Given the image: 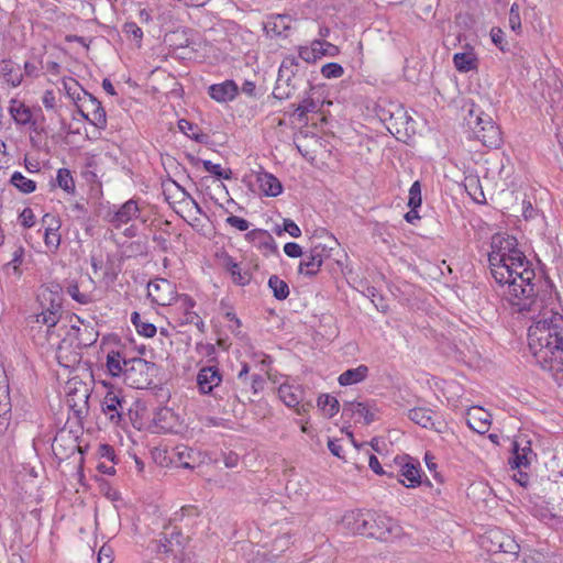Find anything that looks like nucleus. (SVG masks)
I'll use <instances>...</instances> for the list:
<instances>
[{
  "label": "nucleus",
  "instance_id": "obj_1",
  "mask_svg": "<svg viewBox=\"0 0 563 563\" xmlns=\"http://www.w3.org/2000/svg\"><path fill=\"white\" fill-rule=\"evenodd\" d=\"M488 253L490 274L503 288V298L517 312H538L528 329V347L536 363L563 385V314L544 310L536 272L510 235L495 234Z\"/></svg>",
  "mask_w": 563,
  "mask_h": 563
},
{
  "label": "nucleus",
  "instance_id": "obj_2",
  "mask_svg": "<svg viewBox=\"0 0 563 563\" xmlns=\"http://www.w3.org/2000/svg\"><path fill=\"white\" fill-rule=\"evenodd\" d=\"M464 120L470 137L479 141L489 148H498L501 145L503 135L500 128L479 107L473 104Z\"/></svg>",
  "mask_w": 563,
  "mask_h": 563
},
{
  "label": "nucleus",
  "instance_id": "obj_3",
  "mask_svg": "<svg viewBox=\"0 0 563 563\" xmlns=\"http://www.w3.org/2000/svg\"><path fill=\"white\" fill-rule=\"evenodd\" d=\"M37 300L42 311L32 316L33 322L44 324L49 330L62 317V287L58 284L42 287Z\"/></svg>",
  "mask_w": 563,
  "mask_h": 563
},
{
  "label": "nucleus",
  "instance_id": "obj_4",
  "mask_svg": "<svg viewBox=\"0 0 563 563\" xmlns=\"http://www.w3.org/2000/svg\"><path fill=\"white\" fill-rule=\"evenodd\" d=\"M157 366L140 357L130 358L125 364L124 382L132 388L143 389L153 384Z\"/></svg>",
  "mask_w": 563,
  "mask_h": 563
},
{
  "label": "nucleus",
  "instance_id": "obj_5",
  "mask_svg": "<svg viewBox=\"0 0 563 563\" xmlns=\"http://www.w3.org/2000/svg\"><path fill=\"white\" fill-rule=\"evenodd\" d=\"M299 66V62L296 57L289 56L284 58L278 69L276 85L273 90V96L276 99H288L296 90L298 84L297 74Z\"/></svg>",
  "mask_w": 563,
  "mask_h": 563
},
{
  "label": "nucleus",
  "instance_id": "obj_6",
  "mask_svg": "<svg viewBox=\"0 0 563 563\" xmlns=\"http://www.w3.org/2000/svg\"><path fill=\"white\" fill-rule=\"evenodd\" d=\"M188 543V538L181 531L174 528L169 533L163 532L157 540L151 542L152 549L167 556H173L176 563L184 560V550Z\"/></svg>",
  "mask_w": 563,
  "mask_h": 563
},
{
  "label": "nucleus",
  "instance_id": "obj_7",
  "mask_svg": "<svg viewBox=\"0 0 563 563\" xmlns=\"http://www.w3.org/2000/svg\"><path fill=\"white\" fill-rule=\"evenodd\" d=\"M78 434L66 428L60 429L52 443V451L56 459L64 461L73 456L76 452H81L78 443Z\"/></svg>",
  "mask_w": 563,
  "mask_h": 563
},
{
  "label": "nucleus",
  "instance_id": "obj_8",
  "mask_svg": "<svg viewBox=\"0 0 563 563\" xmlns=\"http://www.w3.org/2000/svg\"><path fill=\"white\" fill-rule=\"evenodd\" d=\"M408 418L416 424L438 433H445L449 430L448 423L442 419V416L430 408H412L408 411Z\"/></svg>",
  "mask_w": 563,
  "mask_h": 563
},
{
  "label": "nucleus",
  "instance_id": "obj_9",
  "mask_svg": "<svg viewBox=\"0 0 563 563\" xmlns=\"http://www.w3.org/2000/svg\"><path fill=\"white\" fill-rule=\"evenodd\" d=\"M141 212L135 199H129L120 207L113 206L106 212L103 219L114 229H120L133 219H136Z\"/></svg>",
  "mask_w": 563,
  "mask_h": 563
},
{
  "label": "nucleus",
  "instance_id": "obj_10",
  "mask_svg": "<svg viewBox=\"0 0 563 563\" xmlns=\"http://www.w3.org/2000/svg\"><path fill=\"white\" fill-rule=\"evenodd\" d=\"M369 532L368 536L375 537L383 541H388L390 538L400 534V527L390 517L385 515L369 516Z\"/></svg>",
  "mask_w": 563,
  "mask_h": 563
},
{
  "label": "nucleus",
  "instance_id": "obj_11",
  "mask_svg": "<svg viewBox=\"0 0 563 563\" xmlns=\"http://www.w3.org/2000/svg\"><path fill=\"white\" fill-rule=\"evenodd\" d=\"M82 107L86 109V111L80 108L79 112L88 122L101 130L107 126L106 110L95 96L84 91Z\"/></svg>",
  "mask_w": 563,
  "mask_h": 563
},
{
  "label": "nucleus",
  "instance_id": "obj_12",
  "mask_svg": "<svg viewBox=\"0 0 563 563\" xmlns=\"http://www.w3.org/2000/svg\"><path fill=\"white\" fill-rule=\"evenodd\" d=\"M147 296L156 305L169 306L175 298V287L169 280L157 278L148 283Z\"/></svg>",
  "mask_w": 563,
  "mask_h": 563
},
{
  "label": "nucleus",
  "instance_id": "obj_13",
  "mask_svg": "<svg viewBox=\"0 0 563 563\" xmlns=\"http://www.w3.org/2000/svg\"><path fill=\"white\" fill-rule=\"evenodd\" d=\"M376 413L377 409L374 406L358 401L344 404L342 410L343 417L354 419L355 422H361L363 420L364 424H371L374 422L377 419Z\"/></svg>",
  "mask_w": 563,
  "mask_h": 563
},
{
  "label": "nucleus",
  "instance_id": "obj_14",
  "mask_svg": "<svg viewBox=\"0 0 563 563\" xmlns=\"http://www.w3.org/2000/svg\"><path fill=\"white\" fill-rule=\"evenodd\" d=\"M278 395L280 400L287 407L294 408L299 416L305 415L310 407L309 404H301L303 390L300 386L283 384L278 388Z\"/></svg>",
  "mask_w": 563,
  "mask_h": 563
},
{
  "label": "nucleus",
  "instance_id": "obj_15",
  "mask_svg": "<svg viewBox=\"0 0 563 563\" xmlns=\"http://www.w3.org/2000/svg\"><path fill=\"white\" fill-rule=\"evenodd\" d=\"M125 405L124 398L119 393L110 390L103 397L102 411L113 423H119L125 410Z\"/></svg>",
  "mask_w": 563,
  "mask_h": 563
},
{
  "label": "nucleus",
  "instance_id": "obj_16",
  "mask_svg": "<svg viewBox=\"0 0 563 563\" xmlns=\"http://www.w3.org/2000/svg\"><path fill=\"white\" fill-rule=\"evenodd\" d=\"M222 382V374L217 366H205L199 369L197 385L201 394H211Z\"/></svg>",
  "mask_w": 563,
  "mask_h": 563
},
{
  "label": "nucleus",
  "instance_id": "obj_17",
  "mask_svg": "<svg viewBox=\"0 0 563 563\" xmlns=\"http://www.w3.org/2000/svg\"><path fill=\"white\" fill-rule=\"evenodd\" d=\"M369 516L362 511H351L343 516L342 523L352 532L356 534H368L369 532Z\"/></svg>",
  "mask_w": 563,
  "mask_h": 563
},
{
  "label": "nucleus",
  "instance_id": "obj_18",
  "mask_svg": "<svg viewBox=\"0 0 563 563\" xmlns=\"http://www.w3.org/2000/svg\"><path fill=\"white\" fill-rule=\"evenodd\" d=\"M493 541L492 552H503L517 556L520 552V545L509 536L500 531H492L488 537Z\"/></svg>",
  "mask_w": 563,
  "mask_h": 563
},
{
  "label": "nucleus",
  "instance_id": "obj_19",
  "mask_svg": "<svg viewBox=\"0 0 563 563\" xmlns=\"http://www.w3.org/2000/svg\"><path fill=\"white\" fill-rule=\"evenodd\" d=\"M80 325H71V331H74L76 345L77 347H89L95 344L98 340L99 333L96 330L95 325L91 323H85L82 320L78 319Z\"/></svg>",
  "mask_w": 563,
  "mask_h": 563
},
{
  "label": "nucleus",
  "instance_id": "obj_20",
  "mask_svg": "<svg viewBox=\"0 0 563 563\" xmlns=\"http://www.w3.org/2000/svg\"><path fill=\"white\" fill-rule=\"evenodd\" d=\"M208 92L218 102H229L238 96L239 87L234 80L227 79L223 82L211 85Z\"/></svg>",
  "mask_w": 563,
  "mask_h": 563
},
{
  "label": "nucleus",
  "instance_id": "obj_21",
  "mask_svg": "<svg viewBox=\"0 0 563 563\" xmlns=\"http://www.w3.org/2000/svg\"><path fill=\"white\" fill-rule=\"evenodd\" d=\"M56 358L60 366L75 368L81 362V353L73 349L71 343L63 340L57 347Z\"/></svg>",
  "mask_w": 563,
  "mask_h": 563
},
{
  "label": "nucleus",
  "instance_id": "obj_22",
  "mask_svg": "<svg viewBox=\"0 0 563 563\" xmlns=\"http://www.w3.org/2000/svg\"><path fill=\"white\" fill-rule=\"evenodd\" d=\"M516 440L512 445L514 457L510 461L512 463V467L520 468L521 466H529L532 459L536 457L531 449V444L529 441Z\"/></svg>",
  "mask_w": 563,
  "mask_h": 563
},
{
  "label": "nucleus",
  "instance_id": "obj_23",
  "mask_svg": "<svg viewBox=\"0 0 563 563\" xmlns=\"http://www.w3.org/2000/svg\"><path fill=\"white\" fill-rule=\"evenodd\" d=\"M256 181L261 192L266 197H277L283 192V185L279 179L271 173H258Z\"/></svg>",
  "mask_w": 563,
  "mask_h": 563
},
{
  "label": "nucleus",
  "instance_id": "obj_24",
  "mask_svg": "<svg viewBox=\"0 0 563 563\" xmlns=\"http://www.w3.org/2000/svg\"><path fill=\"white\" fill-rule=\"evenodd\" d=\"M379 118L383 122L386 123V128L391 134L399 133V125L404 124L409 119L406 111L401 107H396L395 112L383 109L380 111Z\"/></svg>",
  "mask_w": 563,
  "mask_h": 563
},
{
  "label": "nucleus",
  "instance_id": "obj_25",
  "mask_svg": "<svg viewBox=\"0 0 563 563\" xmlns=\"http://www.w3.org/2000/svg\"><path fill=\"white\" fill-rule=\"evenodd\" d=\"M176 462L184 468H194L200 463V452L187 445H177L174 449Z\"/></svg>",
  "mask_w": 563,
  "mask_h": 563
},
{
  "label": "nucleus",
  "instance_id": "obj_26",
  "mask_svg": "<svg viewBox=\"0 0 563 563\" xmlns=\"http://www.w3.org/2000/svg\"><path fill=\"white\" fill-rule=\"evenodd\" d=\"M467 424L478 433H486L490 426V415L482 408H473L467 413Z\"/></svg>",
  "mask_w": 563,
  "mask_h": 563
},
{
  "label": "nucleus",
  "instance_id": "obj_27",
  "mask_svg": "<svg viewBox=\"0 0 563 563\" xmlns=\"http://www.w3.org/2000/svg\"><path fill=\"white\" fill-rule=\"evenodd\" d=\"M289 29L290 18L288 15H276L264 23V30L269 37H286Z\"/></svg>",
  "mask_w": 563,
  "mask_h": 563
},
{
  "label": "nucleus",
  "instance_id": "obj_28",
  "mask_svg": "<svg viewBox=\"0 0 563 563\" xmlns=\"http://www.w3.org/2000/svg\"><path fill=\"white\" fill-rule=\"evenodd\" d=\"M368 367L364 364L344 371L338 378L341 386H350L363 382L368 375Z\"/></svg>",
  "mask_w": 563,
  "mask_h": 563
},
{
  "label": "nucleus",
  "instance_id": "obj_29",
  "mask_svg": "<svg viewBox=\"0 0 563 563\" xmlns=\"http://www.w3.org/2000/svg\"><path fill=\"white\" fill-rule=\"evenodd\" d=\"M247 241L257 244L260 247H264L271 251L276 250L275 240L272 234L263 229H254L245 234Z\"/></svg>",
  "mask_w": 563,
  "mask_h": 563
},
{
  "label": "nucleus",
  "instance_id": "obj_30",
  "mask_svg": "<svg viewBox=\"0 0 563 563\" xmlns=\"http://www.w3.org/2000/svg\"><path fill=\"white\" fill-rule=\"evenodd\" d=\"M9 112L16 124L26 125L32 120L30 108L16 99L10 101Z\"/></svg>",
  "mask_w": 563,
  "mask_h": 563
},
{
  "label": "nucleus",
  "instance_id": "obj_31",
  "mask_svg": "<svg viewBox=\"0 0 563 563\" xmlns=\"http://www.w3.org/2000/svg\"><path fill=\"white\" fill-rule=\"evenodd\" d=\"M126 358L122 356V354L118 351H111L107 355V368L111 376L117 377L120 375L124 376L125 364H128Z\"/></svg>",
  "mask_w": 563,
  "mask_h": 563
},
{
  "label": "nucleus",
  "instance_id": "obj_32",
  "mask_svg": "<svg viewBox=\"0 0 563 563\" xmlns=\"http://www.w3.org/2000/svg\"><path fill=\"white\" fill-rule=\"evenodd\" d=\"M453 63L461 73H467L477 67V59L473 53H456L453 56Z\"/></svg>",
  "mask_w": 563,
  "mask_h": 563
},
{
  "label": "nucleus",
  "instance_id": "obj_33",
  "mask_svg": "<svg viewBox=\"0 0 563 563\" xmlns=\"http://www.w3.org/2000/svg\"><path fill=\"white\" fill-rule=\"evenodd\" d=\"M317 255H310L309 253L305 254L303 260L299 264V273L309 277L314 276L322 266L321 260H317Z\"/></svg>",
  "mask_w": 563,
  "mask_h": 563
},
{
  "label": "nucleus",
  "instance_id": "obj_34",
  "mask_svg": "<svg viewBox=\"0 0 563 563\" xmlns=\"http://www.w3.org/2000/svg\"><path fill=\"white\" fill-rule=\"evenodd\" d=\"M131 322L135 327L137 333L145 338H153L157 332V328L151 322L143 321L141 314L136 311L131 314Z\"/></svg>",
  "mask_w": 563,
  "mask_h": 563
},
{
  "label": "nucleus",
  "instance_id": "obj_35",
  "mask_svg": "<svg viewBox=\"0 0 563 563\" xmlns=\"http://www.w3.org/2000/svg\"><path fill=\"white\" fill-rule=\"evenodd\" d=\"M320 40H314L311 46H301L299 48V57L307 63H314L322 57Z\"/></svg>",
  "mask_w": 563,
  "mask_h": 563
},
{
  "label": "nucleus",
  "instance_id": "obj_36",
  "mask_svg": "<svg viewBox=\"0 0 563 563\" xmlns=\"http://www.w3.org/2000/svg\"><path fill=\"white\" fill-rule=\"evenodd\" d=\"M318 407L328 418H332L339 412L340 404L338 399L330 395H321L318 398Z\"/></svg>",
  "mask_w": 563,
  "mask_h": 563
},
{
  "label": "nucleus",
  "instance_id": "obj_37",
  "mask_svg": "<svg viewBox=\"0 0 563 563\" xmlns=\"http://www.w3.org/2000/svg\"><path fill=\"white\" fill-rule=\"evenodd\" d=\"M10 183L23 194H31L36 189V183L26 178L22 173L14 172L10 178Z\"/></svg>",
  "mask_w": 563,
  "mask_h": 563
},
{
  "label": "nucleus",
  "instance_id": "obj_38",
  "mask_svg": "<svg viewBox=\"0 0 563 563\" xmlns=\"http://www.w3.org/2000/svg\"><path fill=\"white\" fill-rule=\"evenodd\" d=\"M227 269L231 274L234 284L239 286H245L250 283L251 276L246 272H242L240 265L235 263L231 257L227 261Z\"/></svg>",
  "mask_w": 563,
  "mask_h": 563
},
{
  "label": "nucleus",
  "instance_id": "obj_39",
  "mask_svg": "<svg viewBox=\"0 0 563 563\" xmlns=\"http://www.w3.org/2000/svg\"><path fill=\"white\" fill-rule=\"evenodd\" d=\"M268 287L272 289L277 300H285L289 296L288 284L277 275H272L268 279Z\"/></svg>",
  "mask_w": 563,
  "mask_h": 563
},
{
  "label": "nucleus",
  "instance_id": "obj_40",
  "mask_svg": "<svg viewBox=\"0 0 563 563\" xmlns=\"http://www.w3.org/2000/svg\"><path fill=\"white\" fill-rule=\"evenodd\" d=\"M401 476L408 482L405 483L402 479H398L399 483L406 485L407 487H415L420 484V471L418 466L407 463L401 468Z\"/></svg>",
  "mask_w": 563,
  "mask_h": 563
},
{
  "label": "nucleus",
  "instance_id": "obj_41",
  "mask_svg": "<svg viewBox=\"0 0 563 563\" xmlns=\"http://www.w3.org/2000/svg\"><path fill=\"white\" fill-rule=\"evenodd\" d=\"M56 183L68 194H73L75 191V180L70 170L67 168H59L57 170Z\"/></svg>",
  "mask_w": 563,
  "mask_h": 563
},
{
  "label": "nucleus",
  "instance_id": "obj_42",
  "mask_svg": "<svg viewBox=\"0 0 563 563\" xmlns=\"http://www.w3.org/2000/svg\"><path fill=\"white\" fill-rule=\"evenodd\" d=\"M66 292L78 303L88 305L93 301L90 292L80 291L78 284H69L66 288Z\"/></svg>",
  "mask_w": 563,
  "mask_h": 563
},
{
  "label": "nucleus",
  "instance_id": "obj_43",
  "mask_svg": "<svg viewBox=\"0 0 563 563\" xmlns=\"http://www.w3.org/2000/svg\"><path fill=\"white\" fill-rule=\"evenodd\" d=\"M203 168L219 179H231L232 170L230 168H222L220 164H214L211 161H202Z\"/></svg>",
  "mask_w": 563,
  "mask_h": 563
},
{
  "label": "nucleus",
  "instance_id": "obj_44",
  "mask_svg": "<svg viewBox=\"0 0 563 563\" xmlns=\"http://www.w3.org/2000/svg\"><path fill=\"white\" fill-rule=\"evenodd\" d=\"M319 110L318 102L312 98H305L295 109V113L298 115L300 120L305 119L308 113L317 112Z\"/></svg>",
  "mask_w": 563,
  "mask_h": 563
},
{
  "label": "nucleus",
  "instance_id": "obj_45",
  "mask_svg": "<svg viewBox=\"0 0 563 563\" xmlns=\"http://www.w3.org/2000/svg\"><path fill=\"white\" fill-rule=\"evenodd\" d=\"M422 203L420 181H415L409 189L408 207L418 209Z\"/></svg>",
  "mask_w": 563,
  "mask_h": 563
},
{
  "label": "nucleus",
  "instance_id": "obj_46",
  "mask_svg": "<svg viewBox=\"0 0 563 563\" xmlns=\"http://www.w3.org/2000/svg\"><path fill=\"white\" fill-rule=\"evenodd\" d=\"M64 88L67 95L75 101H84V89L80 87L77 80L70 79L69 82L64 81Z\"/></svg>",
  "mask_w": 563,
  "mask_h": 563
},
{
  "label": "nucleus",
  "instance_id": "obj_47",
  "mask_svg": "<svg viewBox=\"0 0 563 563\" xmlns=\"http://www.w3.org/2000/svg\"><path fill=\"white\" fill-rule=\"evenodd\" d=\"M509 27L516 34L521 33V19H520V8L518 3H514L509 10Z\"/></svg>",
  "mask_w": 563,
  "mask_h": 563
},
{
  "label": "nucleus",
  "instance_id": "obj_48",
  "mask_svg": "<svg viewBox=\"0 0 563 563\" xmlns=\"http://www.w3.org/2000/svg\"><path fill=\"white\" fill-rule=\"evenodd\" d=\"M122 31L128 38L135 41L140 45L143 37V32L135 22L124 23Z\"/></svg>",
  "mask_w": 563,
  "mask_h": 563
},
{
  "label": "nucleus",
  "instance_id": "obj_49",
  "mask_svg": "<svg viewBox=\"0 0 563 563\" xmlns=\"http://www.w3.org/2000/svg\"><path fill=\"white\" fill-rule=\"evenodd\" d=\"M549 554L543 550H529L523 552V563H547Z\"/></svg>",
  "mask_w": 563,
  "mask_h": 563
},
{
  "label": "nucleus",
  "instance_id": "obj_50",
  "mask_svg": "<svg viewBox=\"0 0 563 563\" xmlns=\"http://www.w3.org/2000/svg\"><path fill=\"white\" fill-rule=\"evenodd\" d=\"M344 69L338 63H328L322 66L321 74L324 78H339L343 75Z\"/></svg>",
  "mask_w": 563,
  "mask_h": 563
},
{
  "label": "nucleus",
  "instance_id": "obj_51",
  "mask_svg": "<svg viewBox=\"0 0 563 563\" xmlns=\"http://www.w3.org/2000/svg\"><path fill=\"white\" fill-rule=\"evenodd\" d=\"M490 37L493 43L503 52L507 51V41L505 32L499 27H493L490 30Z\"/></svg>",
  "mask_w": 563,
  "mask_h": 563
},
{
  "label": "nucleus",
  "instance_id": "obj_52",
  "mask_svg": "<svg viewBox=\"0 0 563 563\" xmlns=\"http://www.w3.org/2000/svg\"><path fill=\"white\" fill-rule=\"evenodd\" d=\"M9 64H5L2 68L5 81L9 82L12 87H18L22 82V75L14 73L12 67H9Z\"/></svg>",
  "mask_w": 563,
  "mask_h": 563
},
{
  "label": "nucleus",
  "instance_id": "obj_53",
  "mask_svg": "<svg viewBox=\"0 0 563 563\" xmlns=\"http://www.w3.org/2000/svg\"><path fill=\"white\" fill-rule=\"evenodd\" d=\"M179 300H180V308L184 311L183 319H186V318L189 319L190 314H198L197 312H195L192 310L196 305V302L192 298H190L188 295H181Z\"/></svg>",
  "mask_w": 563,
  "mask_h": 563
},
{
  "label": "nucleus",
  "instance_id": "obj_54",
  "mask_svg": "<svg viewBox=\"0 0 563 563\" xmlns=\"http://www.w3.org/2000/svg\"><path fill=\"white\" fill-rule=\"evenodd\" d=\"M44 241H45V244L46 246L49 249V250H57L59 244H60V234L58 233V231H49V230H45L44 232Z\"/></svg>",
  "mask_w": 563,
  "mask_h": 563
},
{
  "label": "nucleus",
  "instance_id": "obj_55",
  "mask_svg": "<svg viewBox=\"0 0 563 563\" xmlns=\"http://www.w3.org/2000/svg\"><path fill=\"white\" fill-rule=\"evenodd\" d=\"M227 223L239 231H246L250 228V222L243 218L236 216H230L227 218Z\"/></svg>",
  "mask_w": 563,
  "mask_h": 563
},
{
  "label": "nucleus",
  "instance_id": "obj_56",
  "mask_svg": "<svg viewBox=\"0 0 563 563\" xmlns=\"http://www.w3.org/2000/svg\"><path fill=\"white\" fill-rule=\"evenodd\" d=\"M330 251H331V247H328L327 245L324 244H321V243H318L316 244L314 246L311 247L309 254L310 255H317V260H321V263L323 264V260L325 257H329L330 256Z\"/></svg>",
  "mask_w": 563,
  "mask_h": 563
},
{
  "label": "nucleus",
  "instance_id": "obj_57",
  "mask_svg": "<svg viewBox=\"0 0 563 563\" xmlns=\"http://www.w3.org/2000/svg\"><path fill=\"white\" fill-rule=\"evenodd\" d=\"M20 222L25 228H31L35 223V216L31 208H25L19 216Z\"/></svg>",
  "mask_w": 563,
  "mask_h": 563
},
{
  "label": "nucleus",
  "instance_id": "obj_58",
  "mask_svg": "<svg viewBox=\"0 0 563 563\" xmlns=\"http://www.w3.org/2000/svg\"><path fill=\"white\" fill-rule=\"evenodd\" d=\"M284 252L287 256L297 258L303 255L302 249L295 242H288L284 245Z\"/></svg>",
  "mask_w": 563,
  "mask_h": 563
},
{
  "label": "nucleus",
  "instance_id": "obj_59",
  "mask_svg": "<svg viewBox=\"0 0 563 563\" xmlns=\"http://www.w3.org/2000/svg\"><path fill=\"white\" fill-rule=\"evenodd\" d=\"M42 223L46 225L45 230L58 231L60 228V221L53 214L46 213L42 218Z\"/></svg>",
  "mask_w": 563,
  "mask_h": 563
},
{
  "label": "nucleus",
  "instance_id": "obj_60",
  "mask_svg": "<svg viewBox=\"0 0 563 563\" xmlns=\"http://www.w3.org/2000/svg\"><path fill=\"white\" fill-rule=\"evenodd\" d=\"M284 231L287 232L292 238H299L301 235V230L290 219H285L284 220Z\"/></svg>",
  "mask_w": 563,
  "mask_h": 563
},
{
  "label": "nucleus",
  "instance_id": "obj_61",
  "mask_svg": "<svg viewBox=\"0 0 563 563\" xmlns=\"http://www.w3.org/2000/svg\"><path fill=\"white\" fill-rule=\"evenodd\" d=\"M98 563H112V549L102 545L98 552Z\"/></svg>",
  "mask_w": 563,
  "mask_h": 563
},
{
  "label": "nucleus",
  "instance_id": "obj_62",
  "mask_svg": "<svg viewBox=\"0 0 563 563\" xmlns=\"http://www.w3.org/2000/svg\"><path fill=\"white\" fill-rule=\"evenodd\" d=\"M190 318L181 319L183 324H195L200 332H205V322L199 314H190Z\"/></svg>",
  "mask_w": 563,
  "mask_h": 563
},
{
  "label": "nucleus",
  "instance_id": "obj_63",
  "mask_svg": "<svg viewBox=\"0 0 563 563\" xmlns=\"http://www.w3.org/2000/svg\"><path fill=\"white\" fill-rule=\"evenodd\" d=\"M70 209L75 213L77 219H85L87 216V209L84 202L76 201L70 206Z\"/></svg>",
  "mask_w": 563,
  "mask_h": 563
},
{
  "label": "nucleus",
  "instance_id": "obj_64",
  "mask_svg": "<svg viewBox=\"0 0 563 563\" xmlns=\"http://www.w3.org/2000/svg\"><path fill=\"white\" fill-rule=\"evenodd\" d=\"M42 102L46 109H54L56 106L55 93L53 90H46L43 95Z\"/></svg>",
  "mask_w": 563,
  "mask_h": 563
}]
</instances>
